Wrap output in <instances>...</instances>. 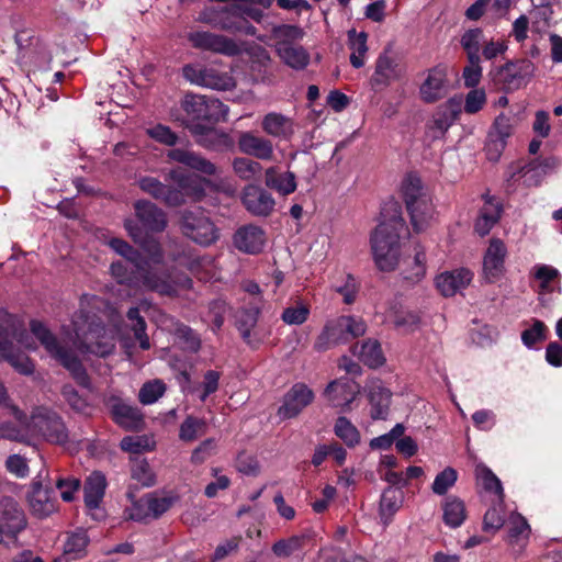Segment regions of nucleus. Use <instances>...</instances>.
I'll return each mask as SVG.
<instances>
[{
	"label": "nucleus",
	"instance_id": "obj_10",
	"mask_svg": "<svg viewBox=\"0 0 562 562\" xmlns=\"http://www.w3.org/2000/svg\"><path fill=\"white\" fill-rule=\"evenodd\" d=\"M181 109L186 113L187 127L192 124H215L226 121L228 106L216 98L188 93L181 101Z\"/></svg>",
	"mask_w": 562,
	"mask_h": 562
},
{
	"label": "nucleus",
	"instance_id": "obj_8",
	"mask_svg": "<svg viewBox=\"0 0 562 562\" xmlns=\"http://www.w3.org/2000/svg\"><path fill=\"white\" fill-rule=\"evenodd\" d=\"M303 35V30L296 25L282 24L272 29L278 56L286 66L295 70L304 69L310 63L308 52L295 43Z\"/></svg>",
	"mask_w": 562,
	"mask_h": 562
},
{
	"label": "nucleus",
	"instance_id": "obj_22",
	"mask_svg": "<svg viewBox=\"0 0 562 562\" xmlns=\"http://www.w3.org/2000/svg\"><path fill=\"white\" fill-rule=\"evenodd\" d=\"M535 70L533 63L528 59H519L506 63L499 68L497 75L508 89H519L529 82L533 77Z\"/></svg>",
	"mask_w": 562,
	"mask_h": 562
},
{
	"label": "nucleus",
	"instance_id": "obj_53",
	"mask_svg": "<svg viewBox=\"0 0 562 562\" xmlns=\"http://www.w3.org/2000/svg\"><path fill=\"white\" fill-rule=\"evenodd\" d=\"M132 479L142 486H153L156 483V475L145 459H135L131 467Z\"/></svg>",
	"mask_w": 562,
	"mask_h": 562
},
{
	"label": "nucleus",
	"instance_id": "obj_43",
	"mask_svg": "<svg viewBox=\"0 0 562 562\" xmlns=\"http://www.w3.org/2000/svg\"><path fill=\"white\" fill-rule=\"evenodd\" d=\"M530 532V526L522 515L518 513H512L509 515L507 541L510 544L525 546L529 539Z\"/></svg>",
	"mask_w": 562,
	"mask_h": 562
},
{
	"label": "nucleus",
	"instance_id": "obj_50",
	"mask_svg": "<svg viewBox=\"0 0 562 562\" xmlns=\"http://www.w3.org/2000/svg\"><path fill=\"white\" fill-rule=\"evenodd\" d=\"M110 271L117 283L126 285L128 288L144 289L142 284V279L136 268H134V270H130L125 263H123L122 261H116L111 265Z\"/></svg>",
	"mask_w": 562,
	"mask_h": 562
},
{
	"label": "nucleus",
	"instance_id": "obj_60",
	"mask_svg": "<svg viewBox=\"0 0 562 562\" xmlns=\"http://www.w3.org/2000/svg\"><path fill=\"white\" fill-rule=\"evenodd\" d=\"M310 315V308L302 302H296L294 305L284 308L281 318L289 325H301Z\"/></svg>",
	"mask_w": 562,
	"mask_h": 562
},
{
	"label": "nucleus",
	"instance_id": "obj_55",
	"mask_svg": "<svg viewBox=\"0 0 562 562\" xmlns=\"http://www.w3.org/2000/svg\"><path fill=\"white\" fill-rule=\"evenodd\" d=\"M307 536H292L289 539H282L276 542L272 547V551L278 557H289L292 553L301 550L307 541Z\"/></svg>",
	"mask_w": 562,
	"mask_h": 562
},
{
	"label": "nucleus",
	"instance_id": "obj_3",
	"mask_svg": "<svg viewBox=\"0 0 562 562\" xmlns=\"http://www.w3.org/2000/svg\"><path fill=\"white\" fill-rule=\"evenodd\" d=\"M109 246L137 269L145 291L175 296L180 290L190 289L192 285V280L184 274L171 278L169 273L150 269L148 261L142 257L139 251L121 238H111Z\"/></svg>",
	"mask_w": 562,
	"mask_h": 562
},
{
	"label": "nucleus",
	"instance_id": "obj_4",
	"mask_svg": "<svg viewBox=\"0 0 562 562\" xmlns=\"http://www.w3.org/2000/svg\"><path fill=\"white\" fill-rule=\"evenodd\" d=\"M135 216L140 223L126 218L124 228L134 243L142 246L149 255L154 263L162 262V250L160 245L150 239L148 233H160L167 227L166 213L150 201L138 200L134 203Z\"/></svg>",
	"mask_w": 562,
	"mask_h": 562
},
{
	"label": "nucleus",
	"instance_id": "obj_41",
	"mask_svg": "<svg viewBox=\"0 0 562 562\" xmlns=\"http://www.w3.org/2000/svg\"><path fill=\"white\" fill-rule=\"evenodd\" d=\"M368 34L364 32H357L356 30H350L348 32V47L351 50L350 54V64L355 68H361L366 64V57L368 53Z\"/></svg>",
	"mask_w": 562,
	"mask_h": 562
},
{
	"label": "nucleus",
	"instance_id": "obj_38",
	"mask_svg": "<svg viewBox=\"0 0 562 562\" xmlns=\"http://www.w3.org/2000/svg\"><path fill=\"white\" fill-rule=\"evenodd\" d=\"M260 307L259 305H251L250 308H240L235 314V326L240 333L243 339L249 344H254L252 329L258 322Z\"/></svg>",
	"mask_w": 562,
	"mask_h": 562
},
{
	"label": "nucleus",
	"instance_id": "obj_63",
	"mask_svg": "<svg viewBox=\"0 0 562 562\" xmlns=\"http://www.w3.org/2000/svg\"><path fill=\"white\" fill-rule=\"evenodd\" d=\"M146 133L150 138L166 146H173L178 142L177 134L172 132L170 127L162 124L147 128Z\"/></svg>",
	"mask_w": 562,
	"mask_h": 562
},
{
	"label": "nucleus",
	"instance_id": "obj_18",
	"mask_svg": "<svg viewBox=\"0 0 562 562\" xmlns=\"http://www.w3.org/2000/svg\"><path fill=\"white\" fill-rule=\"evenodd\" d=\"M12 333L11 335L18 340V342L27 346L24 342V329L22 331H18L14 326V323L11 324ZM10 333L8 328L0 326V360H8L16 370L24 374H30L33 372V362L30 358L15 355L12 348V341L9 339Z\"/></svg>",
	"mask_w": 562,
	"mask_h": 562
},
{
	"label": "nucleus",
	"instance_id": "obj_59",
	"mask_svg": "<svg viewBox=\"0 0 562 562\" xmlns=\"http://www.w3.org/2000/svg\"><path fill=\"white\" fill-rule=\"evenodd\" d=\"M457 479V471L448 467L437 474L431 485V490L437 495H445L456 484Z\"/></svg>",
	"mask_w": 562,
	"mask_h": 562
},
{
	"label": "nucleus",
	"instance_id": "obj_20",
	"mask_svg": "<svg viewBox=\"0 0 562 562\" xmlns=\"http://www.w3.org/2000/svg\"><path fill=\"white\" fill-rule=\"evenodd\" d=\"M241 203L254 216H269L276 206L270 192L257 184H248L243 189Z\"/></svg>",
	"mask_w": 562,
	"mask_h": 562
},
{
	"label": "nucleus",
	"instance_id": "obj_35",
	"mask_svg": "<svg viewBox=\"0 0 562 562\" xmlns=\"http://www.w3.org/2000/svg\"><path fill=\"white\" fill-rule=\"evenodd\" d=\"M265 183L281 195H289L296 190V178L292 171L279 172L277 167L265 170Z\"/></svg>",
	"mask_w": 562,
	"mask_h": 562
},
{
	"label": "nucleus",
	"instance_id": "obj_9",
	"mask_svg": "<svg viewBox=\"0 0 562 562\" xmlns=\"http://www.w3.org/2000/svg\"><path fill=\"white\" fill-rule=\"evenodd\" d=\"M402 194L414 229L422 232L432 217V203L416 175H407L402 182Z\"/></svg>",
	"mask_w": 562,
	"mask_h": 562
},
{
	"label": "nucleus",
	"instance_id": "obj_1",
	"mask_svg": "<svg viewBox=\"0 0 562 562\" xmlns=\"http://www.w3.org/2000/svg\"><path fill=\"white\" fill-rule=\"evenodd\" d=\"M100 299L95 295H82L80 308L71 319L74 345L81 351L99 357H106L115 348L114 335L100 322L99 317L88 307L99 308Z\"/></svg>",
	"mask_w": 562,
	"mask_h": 562
},
{
	"label": "nucleus",
	"instance_id": "obj_42",
	"mask_svg": "<svg viewBox=\"0 0 562 562\" xmlns=\"http://www.w3.org/2000/svg\"><path fill=\"white\" fill-rule=\"evenodd\" d=\"M232 169L234 175L241 181H252L258 179L263 167L261 164L248 156L235 157L232 161Z\"/></svg>",
	"mask_w": 562,
	"mask_h": 562
},
{
	"label": "nucleus",
	"instance_id": "obj_37",
	"mask_svg": "<svg viewBox=\"0 0 562 562\" xmlns=\"http://www.w3.org/2000/svg\"><path fill=\"white\" fill-rule=\"evenodd\" d=\"M351 352L370 368H378L385 361L380 344L373 339L353 345Z\"/></svg>",
	"mask_w": 562,
	"mask_h": 562
},
{
	"label": "nucleus",
	"instance_id": "obj_27",
	"mask_svg": "<svg viewBox=\"0 0 562 562\" xmlns=\"http://www.w3.org/2000/svg\"><path fill=\"white\" fill-rule=\"evenodd\" d=\"M360 393V385L350 379H337L325 389L324 395L336 407H349Z\"/></svg>",
	"mask_w": 562,
	"mask_h": 562
},
{
	"label": "nucleus",
	"instance_id": "obj_45",
	"mask_svg": "<svg viewBox=\"0 0 562 562\" xmlns=\"http://www.w3.org/2000/svg\"><path fill=\"white\" fill-rule=\"evenodd\" d=\"M475 477L477 484L481 485L484 491L494 495V499L504 501V490L502 483L490 468L482 463L476 464Z\"/></svg>",
	"mask_w": 562,
	"mask_h": 562
},
{
	"label": "nucleus",
	"instance_id": "obj_54",
	"mask_svg": "<svg viewBox=\"0 0 562 562\" xmlns=\"http://www.w3.org/2000/svg\"><path fill=\"white\" fill-rule=\"evenodd\" d=\"M334 430L348 447H355L360 441L358 429L346 417L337 418Z\"/></svg>",
	"mask_w": 562,
	"mask_h": 562
},
{
	"label": "nucleus",
	"instance_id": "obj_32",
	"mask_svg": "<svg viewBox=\"0 0 562 562\" xmlns=\"http://www.w3.org/2000/svg\"><path fill=\"white\" fill-rule=\"evenodd\" d=\"M261 128L271 137L288 140L294 134V122L281 113L270 112L262 117Z\"/></svg>",
	"mask_w": 562,
	"mask_h": 562
},
{
	"label": "nucleus",
	"instance_id": "obj_24",
	"mask_svg": "<svg viewBox=\"0 0 562 562\" xmlns=\"http://www.w3.org/2000/svg\"><path fill=\"white\" fill-rule=\"evenodd\" d=\"M41 435L46 441L64 443L68 438L66 427L61 418L48 408H37V436Z\"/></svg>",
	"mask_w": 562,
	"mask_h": 562
},
{
	"label": "nucleus",
	"instance_id": "obj_62",
	"mask_svg": "<svg viewBox=\"0 0 562 562\" xmlns=\"http://www.w3.org/2000/svg\"><path fill=\"white\" fill-rule=\"evenodd\" d=\"M547 326L543 322L536 319L532 326L521 334V340L525 346L531 348L538 341H543L547 338Z\"/></svg>",
	"mask_w": 562,
	"mask_h": 562
},
{
	"label": "nucleus",
	"instance_id": "obj_34",
	"mask_svg": "<svg viewBox=\"0 0 562 562\" xmlns=\"http://www.w3.org/2000/svg\"><path fill=\"white\" fill-rule=\"evenodd\" d=\"M234 245L244 252H259L265 245V233L255 225L240 227L234 236Z\"/></svg>",
	"mask_w": 562,
	"mask_h": 562
},
{
	"label": "nucleus",
	"instance_id": "obj_15",
	"mask_svg": "<svg viewBox=\"0 0 562 562\" xmlns=\"http://www.w3.org/2000/svg\"><path fill=\"white\" fill-rule=\"evenodd\" d=\"M449 90L448 67L439 64L425 72V79L419 86V98L425 103H435L446 98Z\"/></svg>",
	"mask_w": 562,
	"mask_h": 562
},
{
	"label": "nucleus",
	"instance_id": "obj_40",
	"mask_svg": "<svg viewBox=\"0 0 562 562\" xmlns=\"http://www.w3.org/2000/svg\"><path fill=\"white\" fill-rule=\"evenodd\" d=\"M443 522L450 528L460 527L467 519V509L462 499L449 496L442 504Z\"/></svg>",
	"mask_w": 562,
	"mask_h": 562
},
{
	"label": "nucleus",
	"instance_id": "obj_25",
	"mask_svg": "<svg viewBox=\"0 0 562 562\" xmlns=\"http://www.w3.org/2000/svg\"><path fill=\"white\" fill-rule=\"evenodd\" d=\"M114 422L126 430H138L143 427L144 417L138 407L133 406L119 396L108 400Z\"/></svg>",
	"mask_w": 562,
	"mask_h": 562
},
{
	"label": "nucleus",
	"instance_id": "obj_51",
	"mask_svg": "<svg viewBox=\"0 0 562 562\" xmlns=\"http://www.w3.org/2000/svg\"><path fill=\"white\" fill-rule=\"evenodd\" d=\"M126 316L132 324V330L134 331L135 338L139 342V347L144 350L149 349L150 342L146 334V322L139 314V307H131Z\"/></svg>",
	"mask_w": 562,
	"mask_h": 562
},
{
	"label": "nucleus",
	"instance_id": "obj_48",
	"mask_svg": "<svg viewBox=\"0 0 562 562\" xmlns=\"http://www.w3.org/2000/svg\"><path fill=\"white\" fill-rule=\"evenodd\" d=\"M57 510V497L55 490L50 483H46L43 487L37 484V519L46 518Z\"/></svg>",
	"mask_w": 562,
	"mask_h": 562
},
{
	"label": "nucleus",
	"instance_id": "obj_11",
	"mask_svg": "<svg viewBox=\"0 0 562 562\" xmlns=\"http://www.w3.org/2000/svg\"><path fill=\"white\" fill-rule=\"evenodd\" d=\"M37 340L45 347L49 355L59 361L66 368L74 380L82 387L90 389V378L82 366L81 361L72 351L61 347L56 338L37 323Z\"/></svg>",
	"mask_w": 562,
	"mask_h": 562
},
{
	"label": "nucleus",
	"instance_id": "obj_49",
	"mask_svg": "<svg viewBox=\"0 0 562 562\" xmlns=\"http://www.w3.org/2000/svg\"><path fill=\"white\" fill-rule=\"evenodd\" d=\"M89 537L85 529H77L69 533L64 543V553L71 559H79L86 554Z\"/></svg>",
	"mask_w": 562,
	"mask_h": 562
},
{
	"label": "nucleus",
	"instance_id": "obj_30",
	"mask_svg": "<svg viewBox=\"0 0 562 562\" xmlns=\"http://www.w3.org/2000/svg\"><path fill=\"white\" fill-rule=\"evenodd\" d=\"M482 198L484 200V205L480 210L474 229L480 236H485L498 222L502 213V204L487 193L483 194Z\"/></svg>",
	"mask_w": 562,
	"mask_h": 562
},
{
	"label": "nucleus",
	"instance_id": "obj_17",
	"mask_svg": "<svg viewBox=\"0 0 562 562\" xmlns=\"http://www.w3.org/2000/svg\"><path fill=\"white\" fill-rule=\"evenodd\" d=\"M315 398V394L305 383L297 382L284 394L278 415L283 419L296 417Z\"/></svg>",
	"mask_w": 562,
	"mask_h": 562
},
{
	"label": "nucleus",
	"instance_id": "obj_58",
	"mask_svg": "<svg viewBox=\"0 0 562 562\" xmlns=\"http://www.w3.org/2000/svg\"><path fill=\"white\" fill-rule=\"evenodd\" d=\"M166 385L160 380L146 382L139 390L138 400L144 405L157 402L165 393Z\"/></svg>",
	"mask_w": 562,
	"mask_h": 562
},
{
	"label": "nucleus",
	"instance_id": "obj_57",
	"mask_svg": "<svg viewBox=\"0 0 562 562\" xmlns=\"http://www.w3.org/2000/svg\"><path fill=\"white\" fill-rule=\"evenodd\" d=\"M483 41V32L480 29L468 30L461 37V46L465 50L468 59L480 58V45Z\"/></svg>",
	"mask_w": 562,
	"mask_h": 562
},
{
	"label": "nucleus",
	"instance_id": "obj_14",
	"mask_svg": "<svg viewBox=\"0 0 562 562\" xmlns=\"http://www.w3.org/2000/svg\"><path fill=\"white\" fill-rule=\"evenodd\" d=\"M183 77L193 85L214 90H231L235 80L228 72L202 65H186L182 68Z\"/></svg>",
	"mask_w": 562,
	"mask_h": 562
},
{
	"label": "nucleus",
	"instance_id": "obj_28",
	"mask_svg": "<svg viewBox=\"0 0 562 562\" xmlns=\"http://www.w3.org/2000/svg\"><path fill=\"white\" fill-rule=\"evenodd\" d=\"M473 279V272L468 268H458L446 271L436 278V286L443 296H453L459 291L469 286Z\"/></svg>",
	"mask_w": 562,
	"mask_h": 562
},
{
	"label": "nucleus",
	"instance_id": "obj_33",
	"mask_svg": "<svg viewBox=\"0 0 562 562\" xmlns=\"http://www.w3.org/2000/svg\"><path fill=\"white\" fill-rule=\"evenodd\" d=\"M168 158L207 176H213L217 171L212 161L188 149L173 148L168 151Z\"/></svg>",
	"mask_w": 562,
	"mask_h": 562
},
{
	"label": "nucleus",
	"instance_id": "obj_64",
	"mask_svg": "<svg viewBox=\"0 0 562 562\" xmlns=\"http://www.w3.org/2000/svg\"><path fill=\"white\" fill-rule=\"evenodd\" d=\"M481 58L468 59V65L464 67L462 78L467 88H476L482 78V67L480 65Z\"/></svg>",
	"mask_w": 562,
	"mask_h": 562
},
{
	"label": "nucleus",
	"instance_id": "obj_56",
	"mask_svg": "<svg viewBox=\"0 0 562 562\" xmlns=\"http://www.w3.org/2000/svg\"><path fill=\"white\" fill-rule=\"evenodd\" d=\"M558 269L547 266L538 265L533 268V277L540 282V293H549L554 290L553 282L559 278Z\"/></svg>",
	"mask_w": 562,
	"mask_h": 562
},
{
	"label": "nucleus",
	"instance_id": "obj_5",
	"mask_svg": "<svg viewBox=\"0 0 562 562\" xmlns=\"http://www.w3.org/2000/svg\"><path fill=\"white\" fill-rule=\"evenodd\" d=\"M170 183L165 184L154 177H142L138 186L142 191L168 206H179L188 201L200 200L202 187L189 175L181 170H171L168 175Z\"/></svg>",
	"mask_w": 562,
	"mask_h": 562
},
{
	"label": "nucleus",
	"instance_id": "obj_12",
	"mask_svg": "<svg viewBox=\"0 0 562 562\" xmlns=\"http://www.w3.org/2000/svg\"><path fill=\"white\" fill-rule=\"evenodd\" d=\"M180 227L183 235L203 246L211 245L218 238L214 224L202 210L183 212Z\"/></svg>",
	"mask_w": 562,
	"mask_h": 562
},
{
	"label": "nucleus",
	"instance_id": "obj_61",
	"mask_svg": "<svg viewBox=\"0 0 562 562\" xmlns=\"http://www.w3.org/2000/svg\"><path fill=\"white\" fill-rule=\"evenodd\" d=\"M486 92L483 88L471 89L464 99V112L475 114L480 112L486 104Z\"/></svg>",
	"mask_w": 562,
	"mask_h": 562
},
{
	"label": "nucleus",
	"instance_id": "obj_29",
	"mask_svg": "<svg viewBox=\"0 0 562 562\" xmlns=\"http://www.w3.org/2000/svg\"><path fill=\"white\" fill-rule=\"evenodd\" d=\"M0 532L15 535L25 528L26 521L23 512L12 498L0 502Z\"/></svg>",
	"mask_w": 562,
	"mask_h": 562
},
{
	"label": "nucleus",
	"instance_id": "obj_6",
	"mask_svg": "<svg viewBox=\"0 0 562 562\" xmlns=\"http://www.w3.org/2000/svg\"><path fill=\"white\" fill-rule=\"evenodd\" d=\"M262 18L261 9L238 1L220 10L205 9L200 13L199 21L223 31L255 35L256 27L248 19L259 22Z\"/></svg>",
	"mask_w": 562,
	"mask_h": 562
},
{
	"label": "nucleus",
	"instance_id": "obj_23",
	"mask_svg": "<svg viewBox=\"0 0 562 562\" xmlns=\"http://www.w3.org/2000/svg\"><path fill=\"white\" fill-rule=\"evenodd\" d=\"M189 131L195 137L196 143L209 150L223 153L233 148L234 142L225 132L204 124H192L189 126Z\"/></svg>",
	"mask_w": 562,
	"mask_h": 562
},
{
	"label": "nucleus",
	"instance_id": "obj_31",
	"mask_svg": "<svg viewBox=\"0 0 562 562\" xmlns=\"http://www.w3.org/2000/svg\"><path fill=\"white\" fill-rule=\"evenodd\" d=\"M368 397L371 404V417L373 419H384L387 415L391 392L383 386L380 380H371L368 385Z\"/></svg>",
	"mask_w": 562,
	"mask_h": 562
},
{
	"label": "nucleus",
	"instance_id": "obj_19",
	"mask_svg": "<svg viewBox=\"0 0 562 562\" xmlns=\"http://www.w3.org/2000/svg\"><path fill=\"white\" fill-rule=\"evenodd\" d=\"M507 256V248L505 244L498 239L493 238L483 257V271L482 277L487 283H495L505 273V259Z\"/></svg>",
	"mask_w": 562,
	"mask_h": 562
},
{
	"label": "nucleus",
	"instance_id": "obj_44",
	"mask_svg": "<svg viewBox=\"0 0 562 562\" xmlns=\"http://www.w3.org/2000/svg\"><path fill=\"white\" fill-rule=\"evenodd\" d=\"M404 494L401 490L387 487L384 490L380 501V516L384 525H387L394 514L403 504Z\"/></svg>",
	"mask_w": 562,
	"mask_h": 562
},
{
	"label": "nucleus",
	"instance_id": "obj_39",
	"mask_svg": "<svg viewBox=\"0 0 562 562\" xmlns=\"http://www.w3.org/2000/svg\"><path fill=\"white\" fill-rule=\"evenodd\" d=\"M458 105L459 103L456 102L454 99H450L437 109L431 126V128L436 131L435 136L445 134L454 122L459 114Z\"/></svg>",
	"mask_w": 562,
	"mask_h": 562
},
{
	"label": "nucleus",
	"instance_id": "obj_16",
	"mask_svg": "<svg viewBox=\"0 0 562 562\" xmlns=\"http://www.w3.org/2000/svg\"><path fill=\"white\" fill-rule=\"evenodd\" d=\"M192 47L226 56H235L240 52L237 43L224 35L209 31H192L187 35Z\"/></svg>",
	"mask_w": 562,
	"mask_h": 562
},
{
	"label": "nucleus",
	"instance_id": "obj_13",
	"mask_svg": "<svg viewBox=\"0 0 562 562\" xmlns=\"http://www.w3.org/2000/svg\"><path fill=\"white\" fill-rule=\"evenodd\" d=\"M404 75L405 67L400 58L389 49H384L375 60L374 71L369 83L374 91H381L392 82L401 80Z\"/></svg>",
	"mask_w": 562,
	"mask_h": 562
},
{
	"label": "nucleus",
	"instance_id": "obj_7",
	"mask_svg": "<svg viewBox=\"0 0 562 562\" xmlns=\"http://www.w3.org/2000/svg\"><path fill=\"white\" fill-rule=\"evenodd\" d=\"M367 325L362 318L342 315L328 321L314 342L316 351H326L351 339L363 336Z\"/></svg>",
	"mask_w": 562,
	"mask_h": 562
},
{
	"label": "nucleus",
	"instance_id": "obj_2",
	"mask_svg": "<svg viewBox=\"0 0 562 562\" xmlns=\"http://www.w3.org/2000/svg\"><path fill=\"white\" fill-rule=\"evenodd\" d=\"M381 222L371 234L370 243L374 262L381 271H393L400 261V236L405 222L396 203L383 209Z\"/></svg>",
	"mask_w": 562,
	"mask_h": 562
},
{
	"label": "nucleus",
	"instance_id": "obj_36",
	"mask_svg": "<svg viewBox=\"0 0 562 562\" xmlns=\"http://www.w3.org/2000/svg\"><path fill=\"white\" fill-rule=\"evenodd\" d=\"M106 487L105 475L100 471L92 472L85 482V503L89 509L99 507Z\"/></svg>",
	"mask_w": 562,
	"mask_h": 562
},
{
	"label": "nucleus",
	"instance_id": "obj_26",
	"mask_svg": "<svg viewBox=\"0 0 562 562\" xmlns=\"http://www.w3.org/2000/svg\"><path fill=\"white\" fill-rule=\"evenodd\" d=\"M513 117L501 113L494 121L493 128L488 134L486 154L488 159L496 160L504 150L506 139L513 134Z\"/></svg>",
	"mask_w": 562,
	"mask_h": 562
},
{
	"label": "nucleus",
	"instance_id": "obj_21",
	"mask_svg": "<svg viewBox=\"0 0 562 562\" xmlns=\"http://www.w3.org/2000/svg\"><path fill=\"white\" fill-rule=\"evenodd\" d=\"M237 146L241 154L262 161L274 160V147L271 139L259 136L254 132H241L237 139Z\"/></svg>",
	"mask_w": 562,
	"mask_h": 562
},
{
	"label": "nucleus",
	"instance_id": "obj_52",
	"mask_svg": "<svg viewBox=\"0 0 562 562\" xmlns=\"http://www.w3.org/2000/svg\"><path fill=\"white\" fill-rule=\"evenodd\" d=\"M205 431L206 424L203 419L189 416L180 426L179 438L190 442L203 436Z\"/></svg>",
	"mask_w": 562,
	"mask_h": 562
},
{
	"label": "nucleus",
	"instance_id": "obj_47",
	"mask_svg": "<svg viewBox=\"0 0 562 562\" xmlns=\"http://www.w3.org/2000/svg\"><path fill=\"white\" fill-rule=\"evenodd\" d=\"M505 524L504 501L493 499L483 517V531L495 535Z\"/></svg>",
	"mask_w": 562,
	"mask_h": 562
},
{
	"label": "nucleus",
	"instance_id": "obj_46",
	"mask_svg": "<svg viewBox=\"0 0 562 562\" xmlns=\"http://www.w3.org/2000/svg\"><path fill=\"white\" fill-rule=\"evenodd\" d=\"M540 166L541 164L533 159L529 164L519 167L517 169V172H513L510 175V179L514 181L522 180L524 184L530 187V186H537L540 182ZM543 168H550L554 166L553 159H546L542 162Z\"/></svg>",
	"mask_w": 562,
	"mask_h": 562
}]
</instances>
